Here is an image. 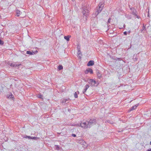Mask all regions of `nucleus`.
<instances>
[{
    "label": "nucleus",
    "mask_w": 151,
    "mask_h": 151,
    "mask_svg": "<svg viewBox=\"0 0 151 151\" xmlns=\"http://www.w3.org/2000/svg\"><path fill=\"white\" fill-rule=\"evenodd\" d=\"M130 9L132 11V14L133 15H136V13H137V12L134 7L130 8Z\"/></svg>",
    "instance_id": "nucleus-6"
},
{
    "label": "nucleus",
    "mask_w": 151,
    "mask_h": 151,
    "mask_svg": "<svg viewBox=\"0 0 151 151\" xmlns=\"http://www.w3.org/2000/svg\"><path fill=\"white\" fill-rule=\"evenodd\" d=\"M70 37H71L70 36L68 35L67 36H65L64 37V39H65L67 41H69V38Z\"/></svg>",
    "instance_id": "nucleus-15"
},
{
    "label": "nucleus",
    "mask_w": 151,
    "mask_h": 151,
    "mask_svg": "<svg viewBox=\"0 0 151 151\" xmlns=\"http://www.w3.org/2000/svg\"><path fill=\"white\" fill-rule=\"evenodd\" d=\"M4 44V42L2 40H0V45H2Z\"/></svg>",
    "instance_id": "nucleus-24"
},
{
    "label": "nucleus",
    "mask_w": 151,
    "mask_h": 151,
    "mask_svg": "<svg viewBox=\"0 0 151 151\" xmlns=\"http://www.w3.org/2000/svg\"><path fill=\"white\" fill-rule=\"evenodd\" d=\"M88 73H90L91 74H93V72L92 69L90 68H88L85 72L86 74H87Z\"/></svg>",
    "instance_id": "nucleus-5"
},
{
    "label": "nucleus",
    "mask_w": 151,
    "mask_h": 151,
    "mask_svg": "<svg viewBox=\"0 0 151 151\" xmlns=\"http://www.w3.org/2000/svg\"><path fill=\"white\" fill-rule=\"evenodd\" d=\"M31 138H30V139H33L34 140H37V139H38V138L36 137H31Z\"/></svg>",
    "instance_id": "nucleus-23"
},
{
    "label": "nucleus",
    "mask_w": 151,
    "mask_h": 151,
    "mask_svg": "<svg viewBox=\"0 0 151 151\" xmlns=\"http://www.w3.org/2000/svg\"><path fill=\"white\" fill-rule=\"evenodd\" d=\"M137 18L138 19H139L140 18V17L139 16L137 15Z\"/></svg>",
    "instance_id": "nucleus-35"
},
{
    "label": "nucleus",
    "mask_w": 151,
    "mask_h": 151,
    "mask_svg": "<svg viewBox=\"0 0 151 151\" xmlns=\"http://www.w3.org/2000/svg\"><path fill=\"white\" fill-rule=\"evenodd\" d=\"M147 151H151V149L150 148V149H148V150Z\"/></svg>",
    "instance_id": "nucleus-34"
},
{
    "label": "nucleus",
    "mask_w": 151,
    "mask_h": 151,
    "mask_svg": "<svg viewBox=\"0 0 151 151\" xmlns=\"http://www.w3.org/2000/svg\"><path fill=\"white\" fill-rule=\"evenodd\" d=\"M138 106V104H137L135 105L132 106L128 110V112H130L134 110Z\"/></svg>",
    "instance_id": "nucleus-8"
},
{
    "label": "nucleus",
    "mask_w": 151,
    "mask_h": 151,
    "mask_svg": "<svg viewBox=\"0 0 151 151\" xmlns=\"http://www.w3.org/2000/svg\"><path fill=\"white\" fill-rule=\"evenodd\" d=\"M56 149L57 150H59L60 149V147L58 145H55Z\"/></svg>",
    "instance_id": "nucleus-25"
},
{
    "label": "nucleus",
    "mask_w": 151,
    "mask_h": 151,
    "mask_svg": "<svg viewBox=\"0 0 151 151\" xmlns=\"http://www.w3.org/2000/svg\"><path fill=\"white\" fill-rule=\"evenodd\" d=\"M61 103L62 104H66V100L65 99H63L60 101Z\"/></svg>",
    "instance_id": "nucleus-17"
},
{
    "label": "nucleus",
    "mask_w": 151,
    "mask_h": 151,
    "mask_svg": "<svg viewBox=\"0 0 151 151\" xmlns=\"http://www.w3.org/2000/svg\"><path fill=\"white\" fill-rule=\"evenodd\" d=\"M134 57H135V55H134V57L133 58V59L134 61H136L137 60V58L136 57H135L134 58Z\"/></svg>",
    "instance_id": "nucleus-27"
},
{
    "label": "nucleus",
    "mask_w": 151,
    "mask_h": 151,
    "mask_svg": "<svg viewBox=\"0 0 151 151\" xmlns=\"http://www.w3.org/2000/svg\"><path fill=\"white\" fill-rule=\"evenodd\" d=\"M21 64L20 63L19 64V63L18 62H16V64H15V67H18L20 65H21Z\"/></svg>",
    "instance_id": "nucleus-18"
},
{
    "label": "nucleus",
    "mask_w": 151,
    "mask_h": 151,
    "mask_svg": "<svg viewBox=\"0 0 151 151\" xmlns=\"http://www.w3.org/2000/svg\"><path fill=\"white\" fill-rule=\"evenodd\" d=\"M82 8L83 9L82 12L83 15L87 17L89 12L90 8L89 5L87 4H86V5L82 4Z\"/></svg>",
    "instance_id": "nucleus-3"
},
{
    "label": "nucleus",
    "mask_w": 151,
    "mask_h": 151,
    "mask_svg": "<svg viewBox=\"0 0 151 151\" xmlns=\"http://www.w3.org/2000/svg\"><path fill=\"white\" fill-rule=\"evenodd\" d=\"M96 74L99 78L100 79L102 78L101 73L99 70H97L96 71Z\"/></svg>",
    "instance_id": "nucleus-9"
},
{
    "label": "nucleus",
    "mask_w": 151,
    "mask_h": 151,
    "mask_svg": "<svg viewBox=\"0 0 151 151\" xmlns=\"http://www.w3.org/2000/svg\"><path fill=\"white\" fill-rule=\"evenodd\" d=\"M63 69V67L61 65H59L58 66V69L59 70H61Z\"/></svg>",
    "instance_id": "nucleus-19"
},
{
    "label": "nucleus",
    "mask_w": 151,
    "mask_h": 151,
    "mask_svg": "<svg viewBox=\"0 0 151 151\" xmlns=\"http://www.w3.org/2000/svg\"><path fill=\"white\" fill-rule=\"evenodd\" d=\"M79 92L78 91H77L74 93V96L75 98H76L78 97V94H79Z\"/></svg>",
    "instance_id": "nucleus-14"
},
{
    "label": "nucleus",
    "mask_w": 151,
    "mask_h": 151,
    "mask_svg": "<svg viewBox=\"0 0 151 151\" xmlns=\"http://www.w3.org/2000/svg\"><path fill=\"white\" fill-rule=\"evenodd\" d=\"M106 122H109V123L111 124V122L110 121V120H107L106 121Z\"/></svg>",
    "instance_id": "nucleus-29"
},
{
    "label": "nucleus",
    "mask_w": 151,
    "mask_h": 151,
    "mask_svg": "<svg viewBox=\"0 0 151 151\" xmlns=\"http://www.w3.org/2000/svg\"><path fill=\"white\" fill-rule=\"evenodd\" d=\"M146 30V29L145 27L143 26L142 28L140 30V31L141 33H144V32H143V31L144 30Z\"/></svg>",
    "instance_id": "nucleus-16"
},
{
    "label": "nucleus",
    "mask_w": 151,
    "mask_h": 151,
    "mask_svg": "<svg viewBox=\"0 0 151 151\" xmlns=\"http://www.w3.org/2000/svg\"><path fill=\"white\" fill-rule=\"evenodd\" d=\"M9 94H7V97L8 99H12L13 100H14V96L11 93H9Z\"/></svg>",
    "instance_id": "nucleus-7"
},
{
    "label": "nucleus",
    "mask_w": 151,
    "mask_h": 151,
    "mask_svg": "<svg viewBox=\"0 0 151 151\" xmlns=\"http://www.w3.org/2000/svg\"><path fill=\"white\" fill-rule=\"evenodd\" d=\"M20 14V11L18 10H17L16 11V14L17 16L18 17L19 16V14Z\"/></svg>",
    "instance_id": "nucleus-22"
},
{
    "label": "nucleus",
    "mask_w": 151,
    "mask_h": 151,
    "mask_svg": "<svg viewBox=\"0 0 151 151\" xmlns=\"http://www.w3.org/2000/svg\"><path fill=\"white\" fill-rule=\"evenodd\" d=\"M7 64L12 67H14L15 66V64H13L10 61H8L7 62Z\"/></svg>",
    "instance_id": "nucleus-12"
},
{
    "label": "nucleus",
    "mask_w": 151,
    "mask_h": 151,
    "mask_svg": "<svg viewBox=\"0 0 151 151\" xmlns=\"http://www.w3.org/2000/svg\"><path fill=\"white\" fill-rule=\"evenodd\" d=\"M58 134H59L60 135H61V136H63V135H64V134H63V133L62 132H61L59 133Z\"/></svg>",
    "instance_id": "nucleus-30"
},
{
    "label": "nucleus",
    "mask_w": 151,
    "mask_h": 151,
    "mask_svg": "<svg viewBox=\"0 0 151 151\" xmlns=\"http://www.w3.org/2000/svg\"><path fill=\"white\" fill-rule=\"evenodd\" d=\"M143 26H144L145 27V25H144V24H143Z\"/></svg>",
    "instance_id": "nucleus-36"
},
{
    "label": "nucleus",
    "mask_w": 151,
    "mask_h": 151,
    "mask_svg": "<svg viewBox=\"0 0 151 151\" xmlns=\"http://www.w3.org/2000/svg\"><path fill=\"white\" fill-rule=\"evenodd\" d=\"M111 19L110 18H109V19H108V22H107V24H109V23H110V21H111Z\"/></svg>",
    "instance_id": "nucleus-28"
},
{
    "label": "nucleus",
    "mask_w": 151,
    "mask_h": 151,
    "mask_svg": "<svg viewBox=\"0 0 151 151\" xmlns=\"http://www.w3.org/2000/svg\"><path fill=\"white\" fill-rule=\"evenodd\" d=\"M23 137L24 138H28L29 139H30V138H31V137L30 136H28L27 135H24V137Z\"/></svg>",
    "instance_id": "nucleus-20"
},
{
    "label": "nucleus",
    "mask_w": 151,
    "mask_h": 151,
    "mask_svg": "<svg viewBox=\"0 0 151 151\" xmlns=\"http://www.w3.org/2000/svg\"><path fill=\"white\" fill-rule=\"evenodd\" d=\"M42 95H39V96H38V97L40 99H42Z\"/></svg>",
    "instance_id": "nucleus-32"
},
{
    "label": "nucleus",
    "mask_w": 151,
    "mask_h": 151,
    "mask_svg": "<svg viewBox=\"0 0 151 151\" xmlns=\"http://www.w3.org/2000/svg\"><path fill=\"white\" fill-rule=\"evenodd\" d=\"M88 81L90 85L92 86H96L98 85V83H97L96 81L93 79H89Z\"/></svg>",
    "instance_id": "nucleus-4"
},
{
    "label": "nucleus",
    "mask_w": 151,
    "mask_h": 151,
    "mask_svg": "<svg viewBox=\"0 0 151 151\" xmlns=\"http://www.w3.org/2000/svg\"><path fill=\"white\" fill-rule=\"evenodd\" d=\"M89 86L88 84H86L85 86V88L84 89L83 91V93L84 94L85 92L86 91L87 89L89 88Z\"/></svg>",
    "instance_id": "nucleus-11"
},
{
    "label": "nucleus",
    "mask_w": 151,
    "mask_h": 151,
    "mask_svg": "<svg viewBox=\"0 0 151 151\" xmlns=\"http://www.w3.org/2000/svg\"><path fill=\"white\" fill-rule=\"evenodd\" d=\"M71 135L72 136L74 137H76V134H71Z\"/></svg>",
    "instance_id": "nucleus-31"
},
{
    "label": "nucleus",
    "mask_w": 151,
    "mask_h": 151,
    "mask_svg": "<svg viewBox=\"0 0 151 151\" xmlns=\"http://www.w3.org/2000/svg\"><path fill=\"white\" fill-rule=\"evenodd\" d=\"M96 123V118L95 117H92L88 119L85 122H81L80 126L84 129L90 128L93 124Z\"/></svg>",
    "instance_id": "nucleus-1"
},
{
    "label": "nucleus",
    "mask_w": 151,
    "mask_h": 151,
    "mask_svg": "<svg viewBox=\"0 0 151 151\" xmlns=\"http://www.w3.org/2000/svg\"><path fill=\"white\" fill-rule=\"evenodd\" d=\"M77 49H78V55H79L80 54H81V52L80 50V49L78 47H77Z\"/></svg>",
    "instance_id": "nucleus-21"
},
{
    "label": "nucleus",
    "mask_w": 151,
    "mask_h": 151,
    "mask_svg": "<svg viewBox=\"0 0 151 151\" xmlns=\"http://www.w3.org/2000/svg\"><path fill=\"white\" fill-rule=\"evenodd\" d=\"M26 53L28 54H29V55H32L35 54L34 52L33 51H27L26 52Z\"/></svg>",
    "instance_id": "nucleus-13"
},
{
    "label": "nucleus",
    "mask_w": 151,
    "mask_h": 151,
    "mask_svg": "<svg viewBox=\"0 0 151 151\" xmlns=\"http://www.w3.org/2000/svg\"><path fill=\"white\" fill-rule=\"evenodd\" d=\"M137 13H136V15H134L135 16H136L137 17Z\"/></svg>",
    "instance_id": "nucleus-37"
},
{
    "label": "nucleus",
    "mask_w": 151,
    "mask_h": 151,
    "mask_svg": "<svg viewBox=\"0 0 151 151\" xmlns=\"http://www.w3.org/2000/svg\"><path fill=\"white\" fill-rule=\"evenodd\" d=\"M124 34L125 35H127V32L126 31L124 32Z\"/></svg>",
    "instance_id": "nucleus-33"
},
{
    "label": "nucleus",
    "mask_w": 151,
    "mask_h": 151,
    "mask_svg": "<svg viewBox=\"0 0 151 151\" xmlns=\"http://www.w3.org/2000/svg\"><path fill=\"white\" fill-rule=\"evenodd\" d=\"M65 100L66 101V104H67L69 103V101L70 100V99L69 98H68V99H65Z\"/></svg>",
    "instance_id": "nucleus-26"
},
{
    "label": "nucleus",
    "mask_w": 151,
    "mask_h": 151,
    "mask_svg": "<svg viewBox=\"0 0 151 151\" xmlns=\"http://www.w3.org/2000/svg\"><path fill=\"white\" fill-rule=\"evenodd\" d=\"M150 145H151V141H150Z\"/></svg>",
    "instance_id": "nucleus-38"
},
{
    "label": "nucleus",
    "mask_w": 151,
    "mask_h": 151,
    "mask_svg": "<svg viewBox=\"0 0 151 151\" xmlns=\"http://www.w3.org/2000/svg\"><path fill=\"white\" fill-rule=\"evenodd\" d=\"M94 64V61L93 60L89 61L87 64V66H92Z\"/></svg>",
    "instance_id": "nucleus-10"
},
{
    "label": "nucleus",
    "mask_w": 151,
    "mask_h": 151,
    "mask_svg": "<svg viewBox=\"0 0 151 151\" xmlns=\"http://www.w3.org/2000/svg\"><path fill=\"white\" fill-rule=\"evenodd\" d=\"M105 5L104 2V1H101L99 4L98 6L95 9V14L96 16H97L102 10Z\"/></svg>",
    "instance_id": "nucleus-2"
}]
</instances>
